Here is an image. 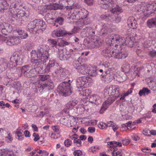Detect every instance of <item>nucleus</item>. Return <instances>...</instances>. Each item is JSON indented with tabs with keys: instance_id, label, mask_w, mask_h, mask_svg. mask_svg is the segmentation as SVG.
Masks as SVG:
<instances>
[{
	"instance_id": "obj_1",
	"label": "nucleus",
	"mask_w": 156,
	"mask_h": 156,
	"mask_svg": "<svg viewBox=\"0 0 156 156\" xmlns=\"http://www.w3.org/2000/svg\"><path fill=\"white\" fill-rule=\"evenodd\" d=\"M105 94L108 95V99L103 104L99 112L102 114L120 95V88L119 86L110 85L107 86L104 90Z\"/></svg>"
},
{
	"instance_id": "obj_2",
	"label": "nucleus",
	"mask_w": 156,
	"mask_h": 156,
	"mask_svg": "<svg viewBox=\"0 0 156 156\" xmlns=\"http://www.w3.org/2000/svg\"><path fill=\"white\" fill-rule=\"evenodd\" d=\"M58 90L61 95L65 97L70 95L72 92L70 83L66 81L63 82L59 85Z\"/></svg>"
},
{
	"instance_id": "obj_3",
	"label": "nucleus",
	"mask_w": 156,
	"mask_h": 156,
	"mask_svg": "<svg viewBox=\"0 0 156 156\" xmlns=\"http://www.w3.org/2000/svg\"><path fill=\"white\" fill-rule=\"evenodd\" d=\"M109 40L106 41V43L109 45L116 43L120 46L125 44V38L121 37L118 34H112L109 36Z\"/></svg>"
},
{
	"instance_id": "obj_4",
	"label": "nucleus",
	"mask_w": 156,
	"mask_h": 156,
	"mask_svg": "<svg viewBox=\"0 0 156 156\" xmlns=\"http://www.w3.org/2000/svg\"><path fill=\"white\" fill-rule=\"evenodd\" d=\"M23 56L21 55L16 54L12 56L9 63V68H13L17 66L22 65L23 62Z\"/></svg>"
},
{
	"instance_id": "obj_5",
	"label": "nucleus",
	"mask_w": 156,
	"mask_h": 156,
	"mask_svg": "<svg viewBox=\"0 0 156 156\" xmlns=\"http://www.w3.org/2000/svg\"><path fill=\"white\" fill-rule=\"evenodd\" d=\"M111 12L114 14H116L117 15L115 16L112 15L111 21L113 23H118L120 22L121 20V17L118 16V13H121L123 12V10L121 7L119 5H116L111 10Z\"/></svg>"
},
{
	"instance_id": "obj_6",
	"label": "nucleus",
	"mask_w": 156,
	"mask_h": 156,
	"mask_svg": "<svg viewBox=\"0 0 156 156\" xmlns=\"http://www.w3.org/2000/svg\"><path fill=\"white\" fill-rule=\"evenodd\" d=\"M75 33L73 30L71 32H68L63 27H58V29L54 30L52 33V36L53 37H61L64 36H71Z\"/></svg>"
},
{
	"instance_id": "obj_7",
	"label": "nucleus",
	"mask_w": 156,
	"mask_h": 156,
	"mask_svg": "<svg viewBox=\"0 0 156 156\" xmlns=\"http://www.w3.org/2000/svg\"><path fill=\"white\" fill-rule=\"evenodd\" d=\"M40 83L39 82L37 86L35 87L36 91H39L40 92H42L44 90H50L53 89L54 86L52 82H45L43 83Z\"/></svg>"
},
{
	"instance_id": "obj_8",
	"label": "nucleus",
	"mask_w": 156,
	"mask_h": 156,
	"mask_svg": "<svg viewBox=\"0 0 156 156\" xmlns=\"http://www.w3.org/2000/svg\"><path fill=\"white\" fill-rule=\"evenodd\" d=\"M41 12H44L47 10H56L58 9H62L63 6L58 4L55 3H50L48 5H42L38 7Z\"/></svg>"
},
{
	"instance_id": "obj_9",
	"label": "nucleus",
	"mask_w": 156,
	"mask_h": 156,
	"mask_svg": "<svg viewBox=\"0 0 156 156\" xmlns=\"http://www.w3.org/2000/svg\"><path fill=\"white\" fill-rule=\"evenodd\" d=\"M20 70L25 76L27 77H34L36 75L35 70L30 68L28 65L23 66Z\"/></svg>"
},
{
	"instance_id": "obj_10",
	"label": "nucleus",
	"mask_w": 156,
	"mask_h": 156,
	"mask_svg": "<svg viewBox=\"0 0 156 156\" xmlns=\"http://www.w3.org/2000/svg\"><path fill=\"white\" fill-rule=\"evenodd\" d=\"M98 3L100 7L104 9L112 8L114 5V2L112 0H99Z\"/></svg>"
},
{
	"instance_id": "obj_11",
	"label": "nucleus",
	"mask_w": 156,
	"mask_h": 156,
	"mask_svg": "<svg viewBox=\"0 0 156 156\" xmlns=\"http://www.w3.org/2000/svg\"><path fill=\"white\" fill-rule=\"evenodd\" d=\"M37 28H36V33L41 34L46 27L45 22L39 19L36 20Z\"/></svg>"
},
{
	"instance_id": "obj_12",
	"label": "nucleus",
	"mask_w": 156,
	"mask_h": 156,
	"mask_svg": "<svg viewBox=\"0 0 156 156\" xmlns=\"http://www.w3.org/2000/svg\"><path fill=\"white\" fill-rule=\"evenodd\" d=\"M89 78L84 76L78 78L76 80V84L78 88H80L84 87L86 83L88 81Z\"/></svg>"
},
{
	"instance_id": "obj_13",
	"label": "nucleus",
	"mask_w": 156,
	"mask_h": 156,
	"mask_svg": "<svg viewBox=\"0 0 156 156\" xmlns=\"http://www.w3.org/2000/svg\"><path fill=\"white\" fill-rule=\"evenodd\" d=\"M6 40V44L9 46L18 44L20 43V39L16 36L9 37Z\"/></svg>"
},
{
	"instance_id": "obj_14",
	"label": "nucleus",
	"mask_w": 156,
	"mask_h": 156,
	"mask_svg": "<svg viewBox=\"0 0 156 156\" xmlns=\"http://www.w3.org/2000/svg\"><path fill=\"white\" fill-rule=\"evenodd\" d=\"M38 49L41 55L43 57V60H48L49 55L46 46L44 45H41Z\"/></svg>"
},
{
	"instance_id": "obj_15",
	"label": "nucleus",
	"mask_w": 156,
	"mask_h": 156,
	"mask_svg": "<svg viewBox=\"0 0 156 156\" xmlns=\"http://www.w3.org/2000/svg\"><path fill=\"white\" fill-rule=\"evenodd\" d=\"M106 47L102 51V53L104 56L109 58L113 56L115 53L114 50L111 45Z\"/></svg>"
},
{
	"instance_id": "obj_16",
	"label": "nucleus",
	"mask_w": 156,
	"mask_h": 156,
	"mask_svg": "<svg viewBox=\"0 0 156 156\" xmlns=\"http://www.w3.org/2000/svg\"><path fill=\"white\" fill-rule=\"evenodd\" d=\"M127 23L128 27L133 29H136L137 27V23L135 18L133 16H130L129 17Z\"/></svg>"
},
{
	"instance_id": "obj_17",
	"label": "nucleus",
	"mask_w": 156,
	"mask_h": 156,
	"mask_svg": "<svg viewBox=\"0 0 156 156\" xmlns=\"http://www.w3.org/2000/svg\"><path fill=\"white\" fill-rule=\"evenodd\" d=\"M101 98L97 95H94L90 96L89 101L91 103H93L96 105L101 103Z\"/></svg>"
},
{
	"instance_id": "obj_18",
	"label": "nucleus",
	"mask_w": 156,
	"mask_h": 156,
	"mask_svg": "<svg viewBox=\"0 0 156 156\" xmlns=\"http://www.w3.org/2000/svg\"><path fill=\"white\" fill-rule=\"evenodd\" d=\"M31 57L34 61H38L43 59V57L38 50L32 51L31 53Z\"/></svg>"
},
{
	"instance_id": "obj_19",
	"label": "nucleus",
	"mask_w": 156,
	"mask_h": 156,
	"mask_svg": "<svg viewBox=\"0 0 156 156\" xmlns=\"http://www.w3.org/2000/svg\"><path fill=\"white\" fill-rule=\"evenodd\" d=\"M55 64H57V63H55L52 61H50L44 69V70L45 73H48L51 70H52L54 71L55 67Z\"/></svg>"
},
{
	"instance_id": "obj_20",
	"label": "nucleus",
	"mask_w": 156,
	"mask_h": 156,
	"mask_svg": "<svg viewBox=\"0 0 156 156\" xmlns=\"http://www.w3.org/2000/svg\"><path fill=\"white\" fill-rule=\"evenodd\" d=\"M8 66V63L5 60L0 59V73L4 71Z\"/></svg>"
},
{
	"instance_id": "obj_21",
	"label": "nucleus",
	"mask_w": 156,
	"mask_h": 156,
	"mask_svg": "<svg viewBox=\"0 0 156 156\" xmlns=\"http://www.w3.org/2000/svg\"><path fill=\"white\" fill-rule=\"evenodd\" d=\"M92 47L94 48L98 47L101 44V41L99 40V38L98 37H94V38H92Z\"/></svg>"
},
{
	"instance_id": "obj_22",
	"label": "nucleus",
	"mask_w": 156,
	"mask_h": 156,
	"mask_svg": "<svg viewBox=\"0 0 156 156\" xmlns=\"http://www.w3.org/2000/svg\"><path fill=\"white\" fill-rule=\"evenodd\" d=\"M114 58L115 59H123L125 58L127 56V54L126 53H123L122 52H117L115 51L114 54L113 55Z\"/></svg>"
},
{
	"instance_id": "obj_23",
	"label": "nucleus",
	"mask_w": 156,
	"mask_h": 156,
	"mask_svg": "<svg viewBox=\"0 0 156 156\" xmlns=\"http://www.w3.org/2000/svg\"><path fill=\"white\" fill-rule=\"evenodd\" d=\"M109 29L108 25L106 24H104L102 26V28L101 30L100 34L101 36H105L108 34V31Z\"/></svg>"
},
{
	"instance_id": "obj_24",
	"label": "nucleus",
	"mask_w": 156,
	"mask_h": 156,
	"mask_svg": "<svg viewBox=\"0 0 156 156\" xmlns=\"http://www.w3.org/2000/svg\"><path fill=\"white\" fill-rule=\"evenodd\" d=\"M50 76L49 75H39L37 78L39 82L40 81L43 82L44 83L45 82L47 83L49 82L50 80Z\"/></svg>"
},
{
	"instance_id": "obj_25",
	"label": "nucleus",
	"mask_w": 156,
	"mask_h": 156,
	"mask_svg": "<svg viewBox=\"0 0 156 156\" xmlns=\"http://www.w3.org/2000/svg\"><path fill=\"white\" fill-rule=\"evenodd\" d=\"M88 68L87 65L86 64L83 65H81L77 70L80 73L86 75L87 74V71Z\"/></svg>"
},
{
	"instance_id": "obj_26",
	"label": "nucleus",
	"mask_w": 156,
	"mask_h": 156,
	"mask_svg": "<svg viewBox=\"0 0 156 156\" xmlns=\"http://www.w3.org/2000/svg\"><path fill=\"white\" fill-rule=\"evenodd\" d=\"M87 74L89 76H94L97 74L96 67L88 68L87 71Z\"/></svg>"
},
{
	"instance_id": "obj_27",
	"label": "nucleus",
	"mask_w": 156,
	"mask_h": 156,
	"mask_svg": "<svg viewBox=\"0 0 156 156\" xmlns=\"http://www.w3.org/2000/svg\"><path fill=\"white\" fill-rule=\"evenodd\" d=\"M88 34V35L91 37V38H94V37H97L94 35L95 34V30L92 27H87L84 29Z\"/></svg>"
},
{
	"instance_id": "obj_28",
	"label": "nucleus",
	"mask_w": 156,
	"mask_h": 156,
	"mask_svg": "<svg viewBox=\"0 0 156 156\" xmlns=\"http://www.w3.org/2000/svg\"><path fill=\"white\" fill-rule=\"evenodd\" d=\"M147 26L149 28L156 27V18L148 20L147 22Z\"/></svg>"
},
{
	"instance_id": "obj_29",
	"label": "nucleus",
	"mask_w": 156,
	"mask_h": 156,
	"mask_svg": "<svg viewBox=\"0 0 156 156\" xmlns=\"http://www.w3.org/2000/svg\"><path fill=\"white\" fill-rule=\"evenodd\" d=\"M18 9L15 8H12L11 6H10L9 11L10 15L12 17L16 18L17 10Z\"/></svg>"
},
{
	"instance_id": "obj_30",
	"label": "nucleus",
	"mask_w": 156,
	"mask_h": 156,
	"mask_svg": "<svg viewBox=\"0 0 156 156\" xmlns=\"http://www.w3.org/2000/svg\"><path fill=\"white\" fill-rule=\"evenodd\" d=\"M150 93H151L150 90L147 88L146 87H144L139 92V94L140 96H145L146 95H147Z\"/></svg>"
},
{
	"instance_id": "obj_31",
	"label": "nucleus",
	"mask_w": 156,
	"mask_h": 156,
	"mask_svg": "<svg viewBox=\"0 0 156 156\" xmlns=\"http://www.w3.org/2000/svg\"><path fill=\"white\" fill-rule=\"evenodd\" d=\"M57 42V45L60 47H64L69 44L68 42L60 38H58Z\"/></svg>"
},
{
	"instance_id": "obj_32",
	"label": "nucleus",
	"mask_w": 156,
	"mask_h": 156,
	"mask_svg": "<svg viewBox=\"0 0 156 156\" xmlns=\"http://www.w3.org/2000/svg\"><path fill=\"white\" fill-rule=\"evenodd\" d=\"M27 28L29 30L32 29H36V28H37L36 23V20L30 22L28 23L27 25Z\"/></svg>"
},
{
	"instance_id": "obj_33",
	"label": "nucleus",
	"mask_w": 156,
	"mask_h": 156,
	"mask_svg": "<svg viewBox=\"0 0 156 156\" xmlns=\"http://www.w3.org/2000/svg\"><path fill=\"white\" fill-rule=\"evenodd\" d=\"M50 15V13H48L46 14L45 17L46 18H47V16H49ZM46 20H47V22L49 23L52 24L53 25V26H55L56 27H58V25H56V23L55 22V21H56L55 18H50V19L46 18Z\"/></svg>"
},
{
	"instance_id": "obj_34",
	"label": "nucleus",
	"mask_w": 156,
	"mask_h": 156,
	"mask_svg": "<svg viewBox=\"0 0 156 156\" xmlns=\"http://www.w3.org/2000/svg\"><path fill=\"white\" fill-rule=\"evenodd\" d=\"M55 67L54 71L56 74L59 75L62 72L63 69L57 63L55 64Z\"/></svg>"
},
{
	"instance_id": "obj_35",
	"label": "nucleus",
	"mask_w": 156,
	"mask_h": 156,
	"mask_svg": "<svg viewBox=\"0 0 156 156\" xmlns=\"http://www.w3.org/2000/svg\"><path fill=\"white\" fill-rule=\"evenodd\" d=\"M124 43L125 44H123L122 45H127L130 47H133V43L130 40V37H128L125 38V42Z\"/></svg>"
},
{
	"instance_id": "obj_36",
	"label": "nucleus",
	"mask_w": 156,
	"mask_h": 156,
	"mask_svg": "<svg viewBox=\"0 0 156 156\" xmlns=\"http://www.w3.org/2000/svg\"><path fill=\"white\" fill-rule=\"evenodd\" d=\"M132 123V122L131 121H129L127 123L122 124L121 129L122 131L129 130L130 129L129 128L128 125H131Z\"/></svg>"
},
{
	"instance_id": "obj_37",
	"label": "nucleus",
	"mask_w": 156,
	"mask_h": 156,
	"mask_svg": "<svg viewBox=\"0 0 156 156\" xmlns=\"http://www.w3.org/2000/svg\"><path fill=\"white\" fill-rule=\"evenodd\" d=\"M43 59H41L35 62V67H39L43 66V63L45 62L47 60H43Z\"/></svg>"
},
{
	"instance_id": "obj_38",
	"label": "nucleus",
	"mask_w": 156,
	"mask_h": 156,
	"mask_svg": "<svg viewBox=\"0 0 156 156\" xmlns=\"http://www.w3.org/2000/svg\"><path fill=\"white\" fill-rule=\"evenodd\" d=\"M67 52L66 51H63V50H61L59 53V58L61 60H64V56L65 54Z\"/></svg>"
},
{
	"instance_id": "obj_39",
	"label": "nucleus",
	"mask_w": 156,
	"mask_h": 156,
	"mask_svg": "<svg viewBox=\"0 0 156 156\" xmlns=\"http://www.w3.org/2000/svg\"><path fill=\"white\" fill-rule=\"evenodd\" d=\"M73 64L74 67L76 70L79 69L80 67L81 66L80 62L78 60L74 61Z\"/></svg>"
},
{
	"instance_id": "obj_40",
	"label": "nucleus",
	"mask_w": 156,
	"mask_h": 156,
	"mask_svg": "<svg viewBox=\"0 0 156 156\" xmlns=\"http://www.w3.org/2000/svg\"><path fill=\"white\" fill-rule=\"evenodd\" d=\"M56 23H58L60 25H62L64 22V19L61 17H58L57 18H55Z\"/></svg>"
},
{
	"instance_id": "obj_41",
	"label": "nucleus",
	"mask_w": 156,
	"mask_h": 156,
	"mask_svg": "<svg viewBox=\"0 0 156 156\" xmlns=\"http://www.w3.org/2000/svg\"><path fill=\"white\" fill-rule=\"evenodd\" d=\"M43 66H41L39 67H35L34 69L35 70V71L38 73H42L43 72Z\"/></svg>"
},
{
	"instance_id": "obj_42",
	"label": "nucleus",
	"mask_w": 156,
	"mask_h": 156,
	"mask_svg": "<svg viewBox=\"0 0 156 156\" xmlns=\"http://www.w3.org/2000/svg\"><path fill=\"white\" fill-rule=\"evenodd\" d=\"M112 14H102L100 16L101 18L103 20H107L109 17H111Z\"/></svg>"
},
{
	"instance_id": "obj_43",
	"label": "nucleus",
	"mask_w": 156,
	"mask_h": 156,
	"mask_svg": "<svg viewBox=\"0 0 156 156\" xmlns=\"http://www.w3.org/2000/svg\"><path fill=\"white\" fill-rule=\"evenodd\" d=\"M17 15L16 16V18H20L21 17H22L23 15V10L18 9L17 10Z\"/></svg>"
},
{
	"instance_id": "obj_44",
	"label": "nucleus",
	"mask_w": 156,
	"mask_h": 156,
	"mask_svg": "<svg viewBox=\"0 0 156 156\" xmlns=\"http://www.w3.org/2000/svg\"><path fill=\"white\" fill-rule=\"evenodd\" d=\"M110 71H103L101 74V76L103 78L104 77H108L110 75Z\"/></svg>"
},
{
	"instance_id": "obj_45",
	"label": "nucleus",
	"mask_w": 156,
	"mask_h": 156,
	"mask_svg": "<svg viewBox=\"0 0 156 156\" xmlns=\"http://www.w3.org/2000/svg\"><path fill=\"white\" fill-rule=\"evenodd\" d=\"M82 154V151L80 150H75L73 153L74 156H81Z\"/></svg>"
},
{
	"instance_id": "obj_46",
	"label": "nucleus",
	"mask_w": 156,
	"mask_h": 156,
	"mask_svg": "<svg viewBox=\"0 0 156 156\" xmlns=\"http://www.w3.org/2000/svg\"><path fill=\"white\" fill-rule=\"evenodd\" d=\"M16 134L17 135V136L18 137V139L19 140H21V139L20 138V137H22V138H23L24 136L22 134V133L21 131L17 130L16 132Z\"/></svg>"
},
{
	"instance_id": "obj_47",
	"label": "nucleus",
	"mask_w": 156,
	"mask_h": 156,
	"mask_svg": "<svg viewBox=\"0 0 156 156\" xmlns=\"http://www.w3.org/2000/svg\"><path fill=\"white\" fill-rule=\"evenodd\" d=\"M48 41L53 47H56V46L58 44V42L55 40L54 39H50Z\"/></svg>"
},
{
	"instance_id": "obj_48",
	"label": "nucleus",
	"mask_w": 156,
	"mask_h": 156,
	"mask_svg": "<svg viewBox=\"0 0 156 156\" xmlns=\"http://www.w3.org/2000/svg\"><path fill=\"white\" fill-rule=\"evenodd\" d=\"M148 54L152 57L156 58V51L153 49L152 51H149Z\"/></svg>"
},
{
	"instance_id": "obj_49",
	"label": "nucleus",
	"mask_w": 156,
	"mask_h": 156,
	"mask_svg": "<svg viewBox=\"0 0 156 156\" xmlns=\"http://www.w3.org/2000/svg\"><path fill=\"white\" fill-rule=\"evenodd\" d=\"M2 156H13L12 152L5 151L4 152Z\"/></svg>"
},
{
	"instance_id": "obj_50",
	"label": "nucleus",
	"mask_w": 156,
	"mask_h": 156,
	"mask_svg": "<svg viewBox=\"0 0 156 156\" xmlns=\"http://www.w3.org/2000/svg\"><path fill=\"white\" fill-rule=\"evenodd\" d=\"M122 68L124 69V71L126 72H128L129 71L130 66L128 63H126V64L123 65L122 66Z\"/></svg>"
},
{
	"instance_id": "obj_51",
	"label": "nucleus",
	"mask_w": 156,
	"mask_h": 156,
	"mask_svg": "<svg viewBox=\"0 0 156 156\" xmlns=\"http://www.w3.org/2000/svg\"><path fill=\"white\" fill-rule=\"evenodd\" d=\"M99 147L98 146H94L91 147L89 149V151L90 152L94 153V151H96L98 149Z\"/></svg>"
},
{
	"instance_id": "obj_52",
	"label": "nucleus",
	"mask_w": 156,
	"mask_h": 156,
	"mask_svg": "<svg viewBox=\"0 0 156 156\" xmlns=\"http://www.w3.org/2000/svg\"><path fill=\"white\" fill-rule=\"evenodd\" d=\"M64 143L65 146L67 147H69L71 145L72 141L70 140L67 139L65 141Z\"/></svg>"
},
{
	"instance_id": "obj_53",
	"label": "nucleus",
	"mask_w": 156,
	"mask_h": 156,
	"mask_svg": "<svg viewBox=\"0 0 156 156\" xmlns=\"http://www.w3.org/2000/svg\"><path fill=\"white\" fill-rule=\"evenodd\" d=\"M143 47L145 49V48H147L148 47H150L151 44L149 41H145L143 44Z\"/></svg>"
},
{
	"instance_id": "obj_54",
	"label": "nucleus",
	"mask_w": 156,
	"mask_h": 156,
	"mask_svg": "<svg viewBox=\"0 0 156 156\" xmlns=\"http://www.w3.org/2000/svg\"><path fill=\"white\" fill-rule=\"evenodd\" d=\"M73 142L75 144H76V145L77 147H80L82 145V142L79 139H78V138L77 139L73 141Z\"/></svg>"
},
{
	"instance_id": "obj_55",
	"label": "nucleus",
	"mask_w": 156,
	"mask_h": 156,
	"mask_svg": "<svg viewBox=\"0 0 156 156\" xmlns=\"http://www.w3.org/2000/svg\"><path fill=\"white\" fill-rule=\"evenodd\" d=\"M98 126L100 128L102 129H105L107 127V123L102 122L100 123L98 125Z\"/></svg>"
},
{
	"instance_id": "obj_56",
	"label": "nucleus",
	"mask_w": 156,
	"mask_h": 156,
	"mask_svg": "<svg viewBox=\"0 0 156 156\" xmlns=\"http://www.w3.org/2000/svg\"><path fill=\"white\" fill-rule=\"evenodd\" d=\"M78 103V101L76 100H73L71 101H70L69 103L68 104L70 106H74L76 105Z\"/></svg>"
},
{
	"instance_id": "obj_57",
	"label": "nucleus",
	"mask_w": 156,
	"mask_h": 156,
	"mask_svg": "<svg viewBox=\"0 0 156 156\" xmlns=\"http://www.w3.org/2000/svg\"><path fill=\"white\" fill-rule=\"evenodd\" d=\"M144 49L143 47H140L138 46L136 50V52L137 55H139V53L141 51H142Z\"/></svg>"
},
{
	"instance_id": "obj_58",
	"label": "nucleus",
	"mask_w": 156,
	"mask_h": 156,
	"mask_svg": "<svg viewBox=\"0 0 156 156\" xmlns=\"http://www.w3.org/2000/svg\"><path fill=\"white\" fill-rule=\"evenodd\" d=\"M82 92L83 95L85 96H88L90 93L89 89H87L84 90H83Z\"/></svg>"
},
{
	"instance_id": "obj_59",
	"label": "nucleus",
	"mask_w": 156,
	"mask_h": 156,
	"mask_svg": "<svg viewBox=\"0 0 156 156\" xmlns=\"http://www.w3.org/2000/svg\"><path fill=\"white\" fill-rule=\"evenodd\" d=\"M109 67V66L108 64L107 63H105L104 64H103L102 65V68L103 69V68H104V69L106 70V71H110V70H109L110 69L108 68Z\"/></svg>"
},
{
	"instance_id": "obj_60",
	"label": "nucleus",
	"mask_w": 156,
	"mask_h": 156,
	"mask_svg": "<svg viewBox=\"0 0 156 156\" xmlns=\"http://www.w3.org/2000/svg\"><path fill=\"white\" fill-rule=\"evenodd\" d=\"M28 36V35L27 33L24 31L19 37L21 38L22 39H25Z\"/></svg>"
},
{
	"instance_id": "obj_61",
	"label": "nucleus",
	"mask_w": 156,
	"mask_h": 156,
	"mask_svg": "<svg viewBox=\"0 0 156 156\" xmlns=\"http://www.w3.org/2000/svg\"><path fill=\"white\" fill-rule=\"evenodd\" d=\"M69 138L72 140H73V141H75L78 138V136L76 134H74L72 136L69 135Z\"/></svg>"
},
{
	"instance_id": "obj_62",
	"label": "nucleus",
	"mask_w": 156,
	"mask_h": 156,
	"mask_svg": "<svg viewBox=\"0 0 156 156\" xmlns=\"http://www.w3.org/2000/svg\"><path fill=\"white\" fill-rule=\"evenodd\" d=\"M117 141H110L108 142V145H112V146H113L114 147H117Z\"/></svg>"
},
{
	"instance_id": "obj_63",
	"label": "nucleus",
	"mask_w": 156,
	"mask_h": 156,
	"mask_svg": "<svg viewBox=\"0 0 156 156\" xmlns=\"http://www.w3.org/2000/svg\"><path fill=\"white\" fill-rule=\"evenodd\" d=\"M33 136L35 137L34 140L35 141H37L39 139V135L37 133H34L33 134Z\"/></svg>"
},
{
	"instance_id": "obj_64",
	"label": "nucleus",
	"mask_w": 156,
	"mask_h": 156,
	"mask_svg": "<svg viewBox=\"0 0 156 156\" xmlns=\"http://www.w3.org/2000/svg\"><path fill=\"white\" fill-rule=\"evenodd\" d=\"M53 130L55 132H57L59 131V127L58 126H52L51 127Z\"/></svg>"
}]
</instances>
